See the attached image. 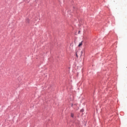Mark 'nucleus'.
<instances>
[{"label": "nucleus", "mask_w": 127, "mask_h": 127, "mask_svg": "<svg viewBox=\"0 0 127 127\" xmlns=\"http://www.w3.org/2000/svg\"><path fill=\"white\" fill-rule=\"evenodd\" d=\"M82 45V42L79 43V45H78V47H81Z\"/></svg>", "instance_id": "obj_1"}, {"label": "nucleus", "mask_w": 127, "mask_h": 127, "mask_svg": "<svg viewBox=\"0 0 127 127\" xmlns=\"http://www.w3.org/2000/svg\"><path fill=\"white\" fill-rule=\"evenodd\" d=\"M70 117H71V118H74V114L71 113V114L70 115Z\"/></svg>", "instance_id": "obj_2"}, {"label": "nucleus", "mask_w": 127, "mask_h": 127, "mask_svg": "<svg viewBox=\"0 0 127 127\" xmlns=\"http://www.w3.org/2000/svg\"><path fill=\"white\" fill-rule=\"evenodd\" d=\"M78 54V53L76 52V57H77V58H78V54Z\"/></svg>", "instance_id": "obj_3"}, {"label": "nucleus", "mask_w": 127, "mask_h": 127, "mask_svg": "<svg viewBox=\"0 0 127 127\" xmlns=\"http://www.w3.org/2000/svg\"><path fill=\"white\" fill-rule=\"evenodd\" d=\"M27 23H29V20L27 21Z\"/></svg>", "instance_id": "obj_4"}]
</instances>
